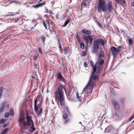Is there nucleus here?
<instances>
[{
  "mask_svg": "<svg viewBox=\"0 0 134 134\" xmlns=\"http://www.w3.org/2000/svg\"><path fill=\"white\" fill-rule=\"evenodd\" d=\"M105 130L111 134H118L119 131L118 129L116 130L112 126L108 127L105 129Z\"/></svg>",
  "mask_w": 134,
  "mask_h": 134,
  "instance_id": "1a4fd4ad",
  "label": "nucleus"
},
{
  "mask_svg": "<svg viewBox=\"0 0 134 134\" xmlns=\"http://www.w3.org/2000/svg\"><path fill=\"white\" fill-rule=\"evenodd\" d=\"M49 29L50 31V32L51 33H52V32H53V29L52 28V30L50 28V27H49Z\"/></svg>",
  "mask_w": 134,
  "mask_h": 134,
  "instance_id": "09e8293b",
  "label": "nucleus"
},
{
  "mask_svg": "<svg viewBox=\"0 0 134 134\" xmlns=\"http://www.w3.org/2000/svg\"><path fill=\"white\" fill-rule=\"evenodd\" d=\"M100 74H91L88 82L87 84L89 87H90L91 92L92 91L93 88L95 85L96 81H98L99 78Z\"/></svg>",
  "mask_w": 134,
  "mask_h": 134,
  "instance_id": "7ed1b4c3",
  "label": "nucleus"
},
{
  "mask_svg": "<svg viewBox=\"0 0 134 134\" xmlns=\"http://www.w3.org/2000/svg\"><path fill=\"white\" fill-rule=\"evenodd\" d=\"M43 24L44 27L47 30V29L46 24L48 25L49 27H50L49 22V20L47 19H46L45 21L44 20L43 21Z\"/></svg>",
  "mask_w": 134,
  "mask_h": 134,
  "instance_id": "a211bd4d",
  "label": "nucleus"
},
{
  "mask_svg": "<svg viewBox=\"0 0 134 134\" xmlns=\"http://www.w3.org/2000/svg\"><path fill=\"white\" fill-rule=\"evenodd\" d=\"M3 91V88L2 87H0V99L1 98L2 96V93Z\"/></svg>",
  "mask_w": 134,
  "mask_h": 134,
  "instance_id": "a878e982",
  "label": "nucleus"
},
{
  "mask_svg": "<svg viewBox=\"0 0 134 134\" xmlns=\"http://www.w3.org/2000/svg\"><path fill=\"white\" fill-rule=\"evenodd\" d=\"M132 5H133V6H134V3L133 2V3H132Z\"/></svg>",
  "mask_w": 134,
  "mask_h": 134,
  "instance_id": "680f3d73",
  "label": "nucleus"
},
{
  "mask_svg": "<svg viewBox=\"0 0 134 134\" xmlns=\"http://www.w3.org/2000/svg\"><path fill=\"white\" fill-rule=\"evenodd\" d=\"M58 44H59V46L60 44V41L59 39L58 40Z\"/></svg>",
  "mask_w": 134,
  "mask_h": 134,
  "instance_id": "5fc2aeb1",
  "label": "nucleus"
},
{
  "mask_svg": "<svg viewBox=\"0 0 134 134\" xmlns=\"http://www.w3.org/2000/svg\"><path fill=\"white\" fill-rule=\"evenodd\" d=\"M82 33L88 35H90L92 34L91 31L88 30H86L85 29H83L81 31Z\"/></svg>",
  "mask_w": 134,
  "mask_h": 134,
  "instance_id": "2eb2a0df",
  "label": "nucleus"
},
{
  "mask_svg": "<svg viewBox=\"0 0 134 134\" xmlns=\"http://www.w3.org/2000/svg\"><path fill=\"white\" fill-rule=\"evenodd\" d=\"M8 131V128H6L3 129L1 133V134H6L7 132Z\"/></svg>",
  "mask_w": 134,
  "mask_h": 134,
  "instance_id": "aec40b11",
  "label": "nucleus"
},
{
  "mask_svg": "<svg viewBox=\"0 0 134 134\" xmlns=\"http://www.w3.org/2000/svg\"><path fill=\"white\" fill-rule=\"evenodd\" d=\"M80 47L82 49H83L84 48V44L83 43L81 42L80 43Z\"/></svg>",
  "mask_w": 134,
  "mask_h": 134,
  "instance_id": "cd10ccee",
  "label": "nucleus"
},
{
  "mask_svg": "<svg viewBox=\"0 0 134 134\" xmlns=\"http://www.w3.org/2000/svg\"><path fill=\"white\" fill-rule=\"evenodd\" d=\"M3 127H5L6 126L5 124V123H4V124L3 125Z\"/></svg>",
  "mask_w": 134,
  "mask_h": 134,
  "instance_id": "603ef678",
  "label": "nucleus"
},
{
  "mask_svg": "<svg viewBox=\"0 0 134 134\" xmlns=\"http://www.w3.org/2000/svg\"><path fill=\"white\" fill-rule=\"evenodd\" d=\"M42 96L41 95H38L37 97V99H38L39 98L40 99H41V102H42Z\"/></svg>",
  "mask_w": 134,
  "mask_h": 134,
  "instance_id": "ea45409f",
  "label": "nucleus"
},
{
  "mask_svg": "<svg viewBox=\"0 0 134 134\" xmlns=\"http://www.w3.org/2000/svg\"><path fill=\"white\" fill-rule=\"evenodd\" d=\"M38 50L40 53H42V49L41 48H38Z\"/></svg>",
  "mask_w": 134,
  "mask_h": 134,
  "instance_id": "58836bf2",
  "label": "nucleus"
},
{
  "mask_svg": "<svg viewBox=\"0 0 134 134\" xmlns=\"http://www.w3.org/2000/svg\"><path fill=\"white\" fill-rule=\"evenodd\" d=\"M33 28H34L32 26L31 27V29H33Z\"/></svg>",
  "mask_w": 134,
  "mask_h": 134,
  "instance_id": "0e129e2a",
  "label": "nucleus"
},
{
  "mask_svg": "<svg viewBox=\"0 0 134 134\" xmlns=\"http://www.w3.org/2000/svg\"><path fill=\"white\" fill-rule=\"evenodd\" d=\"M104 55L103 53H100L99 55V56L100 57H102L104 56Z\"/></svg>",
  "mask_w": 134,
  "mask_h": 134,
  "instance_id": "49530a36",
  "label": "nucleus"
},
{
  "mask_svg": "<svg viewBox=\"0 0 134 134\" xmlns=\"http://www.w3.org/2000/svg\"><path fill=\"white\" fill-rule=\"evenodd\" d=\"M69 48V47H64L63 48V50L64 51V54H66L67 53V51L69 50V49H68V48Z\"/></svg>",
  "mask_w": 134,
  "mask_h": 134,
  "instance_id": "4be33fe9",
  "label": "nucleus"
},
{
  "mask_svg": "<svg viewBox=\"0 0 134 134\" xmlns=\"http://www.w3.org/2000/svg\"><path fill=\"white\" fill-rule=\"evenodd\" d=\"M128 42L130 45H131L133 43V40L131 38H129L128 39Z\"/></svg>",
  "mask_w": 134,
  "mask_h": 134,
  "instance_id": "bb28decb",
  "label": "nucleus"
},
{
  "mask_svg": "<svg viewBox=\"0 0 134 134\" xmlns=\"http://www.w3.org/2000/svg\"><path fill=\"white\" fill-rule=\"evenodd\" d=\"M76 38L77 41L80 43V39L79 36L78 35L77 36H76Z\"/></svg>",
  "mask_w": 134,
  "mask_h": 134,
  "instance_id": "72a5a7b5",
  "label": "nucleus"
},
{
  "mask_svg": "<svg viewBox=\"0 0 134 134\" xmlns=\"http://www.w3.org/2000/svg\"><path fill=\"white\" fill-rule=\"evenodd\" d=\"M37 99H35L34 102V110L36 114L39 115L41 114L42 110V108L41 107L42 102L41 101L40 103L37 105Z\"/></svg>",
  "mask_w": 134,
  "mask_h": 134,
  "instance_id": "423d86ee",
  "label": "nucleus"
},
{
  "mask_svg": "<svg viewBox=\"0 0 134 134\" xmlns=\"http://www.w3.org/2000/svg\"><path fill=\"white\" fill-rule=\"evenodd\" d=\"M89 86H88V85H87V84L86 86L84 87L83 88V92H84V91H85L87 89V88H88Z\"/></svg>",
  "mask_w": 134,
  "mask_h": 134,
  "instance_id": "f704fd0d",
  "label": "nucleus"
},
{
  "mask_svg": "<svg viewBox=\"0 0 134 134\" xmlns=\"http://www.w3.org/2000/svg\"><path fill=\"white\" fill-rule=\"evenodd\" d=\"M71 21V20L69 18L66 19L65 22L64 24L62 26V27H65Z\"/></svg>",
  "mask_w": 134,
  "mask_h": 134,
  "instance_id": "6ab92c4d",
  "label": "nucleus"
},
{
  "mask_svg": "<svg viewBox=\"0 0 134 134\" xmlns=\"http://www.w3.org/2000/svg\"><path fill=\"white\" fill-rule=\"evenodd\" d=\"M107 5V7L104 0H99V3L98 5V12H104L108 10L109 12H111L113 9L112 2H108Z\"/></svg>",
  "mask_w": 134,
  "mask_h": 134,
  "instance_id": "f257e3e1",
  "label": "nucleus"
},
{
  "mask_svg": "<svg viewBox=\"0 0 134 134\" xmlns=\"http://www.w3.org/2000/svg\"><path fill=\"white\" fill-rule=\"evenodd\" d=\"M10 15H15V14H13V13H10Z\"/></svg>",
  "mask_w": 134,
  "mask_h": 134,
  "instance_id": "6e6d98bb",
  "label": "nucleus"
},
{
  "mask_svg": "<svg viewBox=\"0 0 134 134\" xmlns=\"http://www.w3.org/2000/svg\"><path fill=\"white\" fill-rule=\"evenodd\" d=\"M46 37L43 36H42L40 37V38L42 40L43 43H44L45 41Z\"/></svg>",
  "mask_w": 134,
  "mask_h": 134,
  "instance_id": "5701e85b",
  "label": "nucleus"
},
{
  "mask_svg": "<svg viewBox=\"0 0 134 134\" xmlns=\"http://www.w3.org/2000/svg\"><path fill=\"white\" fill-rule=\"evenodd\" d=\"M100 44L103 46H104V42L103 39L100 38L97 39L94 41L92 51L93 53H95L98 52V50Z\"/></svg>",
  "mask_w": 134,
  "mask_h": 134,
  "instance_id": "20e7f679",
  "label": "nucleus"
},
{
  "mask_svg": "<svg viewBox=\"0 0 134 134\" xmlns=\"http://www.w3.org/2000/svg\"><path fill=\"white\" fill-rule=\"evenodd\" d=\"M104 63V60L103 59H102L98 63V64L99 65V66H101V65H103Z\"/></svg>",
  "mask_w": 134,
  "mask_h": 134,
  "instance_id": "b1692460",
  "label": "nucleus"
},
{
  "mask_svg": "<svg viewBox=\"0 0 134 134\" xmlns=\"http://www.w3.org/2000/svg\"><path fill=\"white\" fill-rule=\"evenodd\" d=\"M83 128H84V129H85V127L84 126H83Z\"/></svg>",
  "mask_w": 134,
  "mask_h": 134,
  "instance_id": "338daca9",
  "label": "nucleus"
},
{
  "mask_svg": "<svg viewBox=\"0 0 134 134\" xmlns=\"http://www.w3.org/2000/svg\"><path fill=\"white\" fill-rule=\"evenodd\" d=\"M7 106L8 107H9V104H7Z\"/></svg>",
  "mask_w": 134,
  "mask_h": 134,
  "instance_id": "e2e57ef3",
  "label": "nucleus"
},
{
  "mask_svg": "<svg viewBox=\"0 0 134 134\" xmlns=\"http://www.w3.org/2000/svg\"><path fill=\"white\" fill-rule=\"evenodd\" d=\"M134 122V120L132 122V123H133Z\"/></svg>",
  "mask_w": 134,
  "mask_h": 134,
  "instance_id": "69168bd1",
  "label": "nucleus"
},
{
  "mask_svg": "<svg viewBox=\"0 0 134 134\" xmlns=\"http://www.w3.org/2000/svg\"><path fill=\"white\" fill-rule=\"evenodd\" d=\"M119 3H120V1H121V2L122 3V4H126V2L125 1V0H119Z\"/></svg>",
  "mask_w": 134,
  "mask_h": 134,
  "instance_id": "2f4dec72",
  "label": "nucleus"
},
{
  "mask_svg": "<svg viewBox=\"0 0 134 134\" xmlns=\"http://www.w3.org/2000/svg\"><path fill=\"white\" fill-rule=\"evenodd\" d=\"M37 59V57L36 55H34L33 56V59L35 61H36Z\"/></svg>",
  "mask_w": 134,
  "mask_h": 134,
  "instance_id": "e433bc0d",
  "label": "nucleus"
},
{
  "mask_svg": "<svg viewBox=\"0 0 134 134\" xmlns=\"http://www.w3.org/2000/svg\"><path fill=\"white\" fill-rule=\"evenodd\" d=\"M90 62L92 67L91 74H100L103 69L102 66H97L96 67V64L95 65L93 62L92 60H90Z\"/></svg>",
  "mask_w": 134,
  "mask_h": 134,
  "instance_id": "39448f33",
  "label": "nucleus"
},
{
  "mask_svg": "<svg viewBox=\"0 0 134 134\" xmlns=\"http://www.w3.org/2000/svg\"><path fill=\"white\" fill-rule=\"evenodd\" d=\"M25 118L24 115L23 114H21L19 117V123L23 122L25 121Z\"/></svg>",
  "mask_w": 134,
  "mask_h": 134,
  "instance_id": "dca6fc26",
  "label": "nucleus"
},
{
  "mask_svg": "<svg viewBox=\"0 0 134 134\" xmlns=\"http://www.w3.org/2000/svg\"><path fill=\"white\" fill-rule=\"evenodd\" d=\"M68 115L66 114H65L63 115V119H66L68 117Z\"/></svg>",
  "mask_w": 134,
  "mask_h": 134,
  "instance_id": "7c9ffc66",
  "label": "nucleus"
},
{
  "mask_svg": "<svg viewBox=\"0 0 134 134\" xmlns=\"http://www.w3.org/2000/svg\"><path fill=\"white\" fill-rule=\"evenodd\" d=\"M53 32L55 34H56V32L55 31H54L53 30Z\"/></svg>",
  "mask_w": 134,
  "mask_h": 134,
  "instance_id": "4d7b16f0",
  "label": "nucleus"
},
{
  "mask_svg": "<svg viewBox=\"0 0 134 134\" xmlns=\"http://www.w3.org/2000/svg\"><path fill=\"white\" fill-rule=\"evenodd\" d=\"M59 48L60 49L61 51H62V46L61 44H60L59 46Z\"/></svg>",
  "mask_w": 134,
  "mask_h": 134,
  "instance_id": "8fccbe9b",
  "label": "nucleus"
},
{
  "mask_svg": "<svg viewBox=\"0 0 134 134\" xmlns=\"http://www.w3.org/2000/svg\"><path fill=\"white\" fill-rule=\"evenodd\" d=\"M7 103V102L5 101L3 102L2 103L1 107H0V113L4 110Z\"/></svg>",
  "mask_w": 134,
  "mask_h": 134,
  "instance_id": "ddd939ff",
  "label": "nucleus"
},
{
  "mask_svg": "<svg viewBox=\"0 0 134 134\" xmlns=\"http://www.w3.org/2000/svg\"><path fill=\"white\" fill-rule=\"evenodd\" d=\"M83 39L87 44L88 45L89 43L90 45L92 44L93 41V38L91 35H84L83 36Z\"/></svg>",
  "mask_w": 134,
  "mask_h": 134,
  "instance_id": "9d476101",
  "label": "nucleus"
},
{
  "mask_svg": "<svg viewBox=\"0 0 134 134\" xmlns=\"http://www.w3.org/2000/svg\"><path fill=\"white\" fill-rule=\"evenodd\" d=\"M55 118V116H53V119H54Z\"/></svg>",
  "mask_w": 134,
  "mask_h": 134,
  "instance_id": "bf43d9fd",
  "label": "nucleus"
},
{
  "mask_svg": "<svg viewBox=\"0 0 134 134\" xmlns=\"http://www.w3.org/2000/svg\"><path fill=\"white\" fill-rule=\"evenodd\" d=\"M52 123H54V121H53V120H52Z\"/></svg>",
  "mask_w": 134,
  "mask_h": 134,
  "instance_id": "052dcab7",
  "label": "nucleus"
},
{
  "mask_svg": "<svg viewBox=\"0 0 134 134\" xmlns=\"http://www.w3.org/2000/svg\"><path fill=\"white\" fill-rule=\"evenodd\" d=\"M82 56L83 57H84L86 55V52L85 51H83L82 52Z\"/></svg>",
  "mask_w": 134,
  "mask_h": 134,
  "instance_id": "a18cd8bd",
  "label": "nucleus"
},
{
  "mask_svg": "<svg viewBox=\"0 0 134 134\" xmlns=\"http://www.w3.org/2000/svg\"><path fill=\"white\" fill-rule=\"evenodd\" d=\"M116 2L117 3H119V0H115Z\"/></svg>",
  "mask_w": 134,
  "mask_h": 134,
  "instance_id": "864d4df0",
  "label": "nucleus"
},
{
  "mask_svg": "<svg viewBox=\"0 0 134 134\" xmlns=\"http://www.w3.org/2000/svg\"><path fill=\"white\" fill-rule=\"evenodd\" d=\"M63 86L62 85L59 86L58 88L57 91L54 92V97L55 100L58 102H59L62 106H65V98L63 89Z\"/></svg>",
  "mask_w": 134,
  "mask_h": 134,
  "instance_id": "f03ea898",
  "label": "nucleus"
},
{
  "mask_svg": "<svg viewBox=\"0 0 134 134\" xmlns=\"http://www.w3.org/2000/svg\"><path fill=\"white\" fill-rule=\"evenodd\" d=\"M9 115V113H5L4 115V117L5 118H8Z\"/></svg>",
  "mask_w": 134,
  "mask_h": 134,
  "instance_id": "c9c22d12",
  "label": "nucleus"
},
{
  "mask_svg": "<svg viewBox=\"0 0 134 134\" xmlns=\"http://www.w3.org/2000/svg\"><path fill=\"white\" fill-rule=\"evenodd\" d=\"M77 97L79 101L80 102H81L82 101V99L80 97H79V96L78 95H77Z\"/></svg>",
  "mask_w": 134,
  "mask_h": 134,
  "instance_id": "37998d69",
  "label": "nucleus"
},
{
  "mask_svg": "<svg viewBox=\"0 0 134 134\" xmlns=\"http://www.w3.org/2000/svg\"><path fill=\"white\" fill-rule=\"evenodd\" d=\"M34 66L35 67V68H36V69H37L38 67V66L37 65V64H34Z\"/></svg>",
  "mask_w": 134,
  "mask_h": 134,
  "instance_id": "de8ad7c7",
  "label": "nucleus"
},
{
  "mask_svg": "<svg viewBox=\"0 0 134 134\" xmlns=\"http://www.w3.org/2000/svg\"><path fill=\"white\" fill-rule=\"evenodd\" d=\"M26 121L23 122V126L24 127L29 126L31 125L32 124L34 123L32 119L31 116L29 115L27 112L26 113Z\"/></svg>",
  "mask_w": 134,
  "mask_h": 134,
  "instance_id": "0eeeda50",
  "label": "nucleus"
},
{
  "mask_svg": "<svg viewBox=\"0 0 134 134\" xmlns=\"http://www.w3.org/2000/svg\"><path fill=\"white\" fill-rule=\"evenodd\" d=\"M45 4V3L44 2H43L42 3H39L36 5H33L32 6V7L35 8H37L42 7L43 5H44Z\"/></svg>",
  "mask_w": 134,
  "mask_h": 134,
  "instance_id": "4468645a",
  "label": "nucleus"
},
{
  "mask_svg": "<svg viewBox=\"0 0 134 134\" xmlns=\"http://www.w3.org/2000/svg\"><path fill=\"white\" fill-rule=\"evenodd\" d=\"M55 76L57 77V80H58L59 81L63 82H66L65 79L60 72H58L56 74Z\"/></svg>",
  "mask_w": 134,
  "mask_h": 134,
  "instance_id": "9b49d317",
  "label": "nucleus"
},
{
  "mask_svg": "<svg viewBox=\"0 0 134 134\" xmlns=\"http://www.w3.org/2000/svg\"><path fill=\"white\" fill-rule=\"evenodd\" d=\"M9 114L11 116H13L14 115V113L13 109H11L10 110L9 112Z\"/></svg>",
  "mask_w": 134,
  "mask_h": 134,
  "instance_id": "412c9836",
  "label": "nucleus"
},
{
  "mask_svg": "<svg viewBox=\"0 0 134 134\" xmlns=\"http://www.w3.org/2000/svg\"><path fill=\"white\" fill-rule=\"evenodd\" d=\"M47 12L48 13H49L50 14H53V13H52V12L51 10H49V11H48V10L47 11Z\"/></svg>",
  "mask_w": 134,
  "mask_h": 134,
  "instance_id": "c03bdc74",
  "label": "nucleus"
},
{
  "mask_svg": "<svg viewBox=\"0 0 134 134\" xmlns=\"http://www.w3.org/2000/svg\"><path fill=\"white\" fill-rule=\"evenodd\" d=\"M43 0H40V2H41Z\"/></svg>",
  "mask_w": 134,
  "mask_h": 134,
  "instance_id": "774afa93",
  "label": "nucleus"
},
{
  "mask_svg": "<svg viewBox=\"0 0 134 134\" xmlns=\"http://www.w3.org/2000/svg\"><path fill=\"white\" fill-rule=\"evenodd\" d=\"M122 48V46H119L118 48L113 46L110 47V49L114 57H115L117 54L121 50V48Z\"/></svg>",
  "mask_w": 134,
  "mask_h": 134,
  "instance_id": "6e6552de",
  "label": "nucleus"
},
{
  "mask_svg": "<svg viewBox=\"0 0 134 134\" xmlns=\"http://www.w3.org/2000/svg\"><path fill=\"white\" fill-rule=\"evenodd\" d=\"M30 128L29 129V131L31 133L34 132L36 130V129L34 127V123L32 124Z\"/></svg>",
  "mask_w": 134,
  "mask_h": 134,
  "instance_id": "f3484780",
  "label": "nucleus"
},
{
  "mask_svg": "<svg viewBox=\"0 0 134 134\" xmlns=\"http://www.w3.org/2000/svg\"><path fill=\"white\" fill-rule=\"evenodd\" d=\"M119 113V112L118 111H115V113H114L115 115L116 116H118Z\"/></svg>",
  "mask_w": 134,
  "mask_h": 134,
  "instance_id": "79ce46f5",
  "label": "nucleus"
},
{
  "mask_svg": "<svg viewBox=\"0 0 134 134\" xmlns=\"http://www.w3.org/2000/svg\"><path fill=\"white\" fill-rule=\"evenodd\" d=\"M134 118V114H133L129 118V120L130 121L131 120L133 119Z\"/></svg>",
  "mask_w": 134,
  "mask_h": 134,
  "instance_id": "473e14b6",
  "label": "nucleus"
},
{
  "mask_svg": "<svg viewBox=\"0 0 134 134\" xmlns=\"http://www.w3.org/2000/svg\"><path fill=\"white\" fill-rule=\"evenodd\" d=\"M125 99L124 98H121L120 100V102L122 104H123L125 102Z\"/></svg>",
  "mask_w": 134,
  "mask_h": 134,
  "instance_id": "c85d7f7f",
  "label": "nucleus"
},
{
  "mask_svg": "<svg viewBox=\"0 0 134 134\" xmlns=\"http://www.w3.org/2000/svg\"><path fill=\"white\" fill-rule=\"evenodd\" d=\"M37 80L35 76H32V82H36L37 81Z\"/></svg>",
  "mask_w": 134,
  "mask_h": 134,
  "instance_id": "393cba45",
  "label": "nucleus"
},
{
  "mask_svg": "<svg viewBox=\"0 0 134 134\" xmlns=\"http://www.w3.org/2000/svg\"><path fill=\"white\" fill-rule=\"evenodd\" d=\"M5 121V119H1L0 120V124H1L2 123H3Z\"/></svg>",
  "mask_w": 134,
  "mask_h": 134,
  "instance_id": "a19ab883",
  "label": "nucleus"
},
{
  "mask_svg": "<svg viewBox=\"0 0 134 134\" xmlns=\"http://www.w3.org/2000/svg\"><path fill=\"white\" fill-rule=\"evenodd\" d=\"M54 2H52L51 3L52 4V5H53L54 4Z\"/></svg>",
  "mask_w": 134,
  "mask_h": 134,
  "instance_id": "13d9d810",
  "label": "nucleus"
},
{
  "mask_svg": "<svg viewBox=\"0 0 134 134\" xmlns=\"http://www.w3.org/2000/svg\"><path fill=\"white\" fill-rule=\"evenodd\" d=\"M84 66L85 67H87V64L86 63H84Z\"/></svg>",
  "mask_w": 134,
  "mask_h": 134,
  "instance_id": "3c124183",
  "label": "nucleus"
},
{
  "mask_svg": "<svg viewBox=\"0 0 134 134\" xmlns=\"http://www.w3.org/2000/svg\"><path fill=\"white\" fill-rule=\"evenodd\" d=\"M111 102L115 109L117 110H119L120 109V106L119 104L116 100L113 99L111 100Z\"/></svg>",
  "mask_w": 134,
  "mask_h": 134,
  "instance_id": "f8f14e48",
  "label": "nucleus"
},
{
  "mask_svg": "<svg viewBox=\"0 0 134 134\" xmlns=\"http://www.w3.org/2000/svg\"><path fill=\"white\" fill-rule=\"evenodd\" d=\"M66 110V112L68 113V114H70V111L68 107L66 106L65 107Z\"/></svg>",
  "mask_w": 134,
  "mask_h": 134,
  "instance_id": "c756f323",
  "label": "nucleus"
},
{
  "mask_svg": "<svg viewBox=\"0 0 134 134\" xmlns=\"http://www.w3.org/2000/svg\"><path fill=\"white\" fill-rule=\"evenodd\" d=\"M69 121H70V119L69 118L68 119H67L66 120L64 121V124H67L68 122H69Z\"/></svg>",
  "mask_w": 134,
  "mask_h": 134,
  "instance_id": "4c0bfd02",
  "label": "nucleus"
}]
</instances>
